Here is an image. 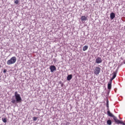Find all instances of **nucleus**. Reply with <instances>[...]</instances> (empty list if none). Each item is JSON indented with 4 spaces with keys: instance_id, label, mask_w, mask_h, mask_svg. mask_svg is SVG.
Here are the masks:
<instances>
[{
    "instance_id": "obj_1",
    "label": "nucleus",
    "mask_w": 125,
    "mask_h": 125,
    "mask_svg": "<svg viewBox=\"0 0 125 125\" xmlns=\"http://www.w3.org/2000/svg\"><path fill=\"white\" fill-rule=\"evenodd\" d=\"M21 102H22V98H21V96H20V94L18 93V92L16 91L15 92L14 95L13 96L11 99V103L14 105H16V104L21 103Z\"/></svg>"
},
{
    "instance_id": "obj_2",
    "label": "nucleus",
    "mask_w": 125,
    "mask_h": 125,
    "mask_svg": "<svg viewBox=\"0 0 125 125\" xmlns=\"http://www.w3.org/2000/svg\"><path fill=\"white\" fill-rule=\"evenodd\" d=\"M106 107H107V116H108L109 117H111V118H113L114 119V118H115L116 116H115L113 113H111V112L110 111V109H109V100H108V99L106 100Z\"/></svg>"
},
{
    "instance_id": "obj_3",
    "label": "nucleus",
    "mask_w": 125,
    "mask_h": 125,
    "mask_svg": "<svg viewBox=\"0 0 125 125\" xmlns=\"http://www.w3.org/2000/svg\"><path fill=\"white\" fill-rule=\"evenodd\" d=\"M17 60V59L16 57H12L10 60H9L7 62V65H11V64H14L15 62H16V61Z\"/></svg>"
},
{
    "instance_id": "obj_4",
    "label": "nucleus",
    "mask_w": 125,
    "mask_h": 125,
    "mask_svg": "<svg viewBox=\"0 0 125 125\" xmlns=\"http://www.w3.org/2000/svg\"><path fill=\"white\" fill-rule=\"evenodd\" d=\"M113 120L115 123V124H117V125H125V123H124V122H123V121H121V120H119V119H118L117 118V117H115L113 118Z\"/></svg>"
},
{
    "instance_id": "obj_5",
    "label": "nucleus",
    "mask_w": 125,
    "mask_h": 125,
    "mask_svg": "<svg viewBox=\"0 0 125 125\" xmlns=\"http://www.w3.org/2000/svg\"><path fill=\"white\" fill-rule=\"evenodd\" d=\"M117 73H118V69H116V71H115L113 73V75L112 77L110 79L109 82L108 83H112V82H113V80H114V79H115V78H116V77H117Z\"/></svg>"
},
{
    "instance_id": "obj_6",
    "label": "nucleus",
    "mask_w": 125,
    "mask_h": 125,
    "mask_svg": "<svg viewBox=\"0 0 125 125\" xmlns=\"http://www.w3.org/2000/svg\"><path fill=\"white\" fill-rule=\"evenodd\" d=\"M101 71V68H100V67L98 66H97L95 68L94 74H95V75H98L99 73H100Z\"/></svg>"
},
{
    "instance_id": "obj_7",
    "label": "nucleus",
    "mask_w": 125,
    "mask_h": 125,
    "mask_svg": "<svg viewBox=\"0 0 125 125\" xmlns=\"http://www.w3.org/2000/svg\"><path fill=\"white\" fill-rule=\"evenodd\" d=\"M49 69L51 73H53L54 71H56V67L54 65H50Z\"/></svg>"
},
{
    "instance_id": "obj_8",
    "label": "nucleus",
    "mask_w": 125,
    "mask_h": 125,
    "mask_svg": "<svg viewBox=\"0 0 125 125\" xmlns=\"http://www.w3.org/2000/svg\"><path fill=\"white\" fill-rule=\"evenodd\" d=\"M95 63H97V64L102 63V59L99 57H97V58L96 59Z\"/></svg>"
},
{
    "instance_id": "obj_9",
    "label": "nucleus",
    "mask_w": 125,
    "mask_h": 125,
    "mask_svg": "<svg viewBox=\"0 0 125 125\" xmlns=\"http://www.w3.org/2000/svg\"><path fill=\"white\" fill-rule=\"evenodd\" d=\"M115 17H116V15L115 14V13L114 12H112L110 13V19H111V20H113V19H114V18H115Z\"/></svg>"
},
{
    "instance_id": "obj_10",
    "label": "nucleus",
    "mask_w": 125,
    "mask_h": 125,
    "mask_svg": "<svg viewBox=\"0 0 125 125\" xmlns=\"http://www.w3.org/2000/svg\"><path fill=\"white\" fill-rule=\"evenodd\" d=\"M87 18L85 16H82L81 18V21H86Z\"/></svg>"
},
{
    "instance_id": "obj_11",
    "label": "nucleus",
    "mask_w": 125,
    "mask_h": 125,
    "mask_svg": "<svg viewBox=\"0 0 125 125\" xmlns=\"http://www.w3.org/2000/svg\"><path fill=\"white\" fill-rule=\"evenodd\" d=\"M72 78H73V75L72 74L68 75L67 77L66 80L67 81H71V80H72Z\"/></svg>"
},
{
    "instance_id": "obj_12",
    "label": "nucleus",
    "mask_w": 125,
    "mask_h": 125,
    "mask_svg": "<svg viewBox=\"0 0 125 125\" xmlns=\"http://www.w3.org/2000/svg\"><path fill=\"white\" fill-rule=\"evenodd\" d=\"M107 88L109 90H110L112 88V83H109L107 84Z\"/></svg>"
},
{
    "instance_id": "obj_13",
    "label": "nucleus",
    "mask_w": 125,
    "mask_h": 125,
    "mask_svg": "<svg viewBox=\"0 0 125 125\" xmlns=\"http://www.w3.org/2000/svg\"><path fill=\"white\" fill-rule=\"evenodd\" d=\"M106 123H107V125H112V120L109 119L107 121Z\"/></svg>"
},
{
    "instance_id": "obj_14",
    "label": "nucleus",
    "mask_w": 125,
    "mask_h": 125,
    "mask_svg": "<svg viewBox=\"0 0 125 125\" xmlns=\"http://www.w3.org/2000/svg\"><path fill=\"white\" fill-rule=\"evenodd\" d=\"M87 48H88V46L85 45L83 47V51H85V50H87Z\"/></svg>"
},
{
    "instance_id": "obj_15",
    "label": "nucleus",
    "mask_w": 125,
    "mask_h": 125,
    "mask_svg": "<svg viewBox=\"0 0 125 125\" xmlns=\"http://www.w3.org/2000/svg\"><path fill=\"white\" fill-rule=\"evenodd\" d=\"M2 121L3 123H7V120H6V118H2Z\"/></svg>"
},
{
    "instance_id": "obj_16",
    "label": "nucleus",
    "mask_w": 125,
    "mask_h": 125,
    "mask_svg": "<svg viewBox=\"0 0 125 125\" xmlns=\"http://www.w3.org/2000/svg\"><path fill=\"white\" fill-rule=\"evenodd\" d=\"M59 84H61L62 87H63V86H64V84L63 83H62V81H60L59 82Z\"/></svg>"
},
{
    "instance_id": "obj_17",
    "label": "nucleus",
    "mask_w": 125,
    "mask_h": 125,
    "mask_svg": "<svg viewBox=\"0 0 125 125\" xmlns=\"http://www.w3.org/2000/svg\"><path fill=\"white\" fill-rule=\"evenodd\" d=\"M37 120H38V117H33V120L34 122H36V121H37Z\"/></svg>"
},
{
    "instance_id": "obj_18",
    "label": "nucleus",
    "mask_w": 125,
    "mask_h": 125,
    "mask_svg": "<svg viewBox=\"0 0 125 125\" xmlns=\"http://www.w3.org/2000/svg\"><path fill=\"white\" fill-rule=\"evenodd\" d=\"M109 93H110V90H109L107 92V93H106V94H107V95H105V97H108V96H109Z\"/></svg>"
},
{
    "instance_id": "obj_19",
    "label": "nucleus",
    "mask_w": 125,
    "mask_h": 125,
    "mask_svg": "<svg viewBox=\"0 0 125 125\" xmlns=\"http://www.w3.org/2000/svg\"><path fill=\"white\" fill-rule=\"evenodd\" d=\"M14 3H15V4H18V3H19V0H16L14 2Z\"/></svg>"
},
{
    "instance_id": "obj_20",
    "label": "nucleus",
    "mask_w": 125,
    "mask_h": 125,
    "mask_svg": "<svg viewBox=\"0 0 125 125\" xmlns=\"http://www.w3.org/2000/svg\"><path fill=\"white\" fill-rule=\"evenodd\" d=\"M6 72H7V69H4L3 71V73H6Z\"/></svg>"
},
{
    "instance_id": "obj_21",
    "label": "nucleus",
    "mask_w": 125,
    "mask_h": 125,
    "mask_svg": "<svg viewBox=\"0 0 125 125\" xmlns=\"http://www.w3.org/2000/svg\"><path fill=\"white\" fill-rule=\"evenodd\" d=\"M115 92H117V90H115Z\"/></svg>"
},
{
    "instance_id": "obj_22",
    "label": "nucleus",
    "mask_w": 125,
    "mask_h": 125,
    "mask_svg": "<svg viewBox=\"0 0 125 125\" xmlns=\"http://www.w3.org/2000/svg\"><path fill=\"white\" fill-rule=\"evenodd\" d=\"M124 64H125V62H124Z\"/></svg>"
},
{
    "instance_id": "obj_23",
    "label": "nucleus",
    "mask_w": 125,
    "mask_h": 125,
    "mask_svg": "<svg viewBox=\"0 0 125 125\" xmlns=\"http://www.w3.org/2000/svg\"><path fill=\"white\" fill-rule=\"evenodd\" d=\"M120 120L122 119V118H120Z\"/></svg>"
}]
</instances>
